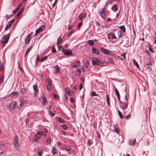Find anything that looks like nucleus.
Returning <instances> with one entry per match:
<instances>
[{
    "label": "nucleus",
    "mask_w": 156,
    "mask_h": 156,
    "mask_svg": "<svg viewBox=\"0 0 156 156\" xmlns=\"http://www.w3.org/2000/svg\"><path fill=\"white\" fill-rule=\"evenodd\" d=\"M92 63L93 65L102 66L103 64V63L99 61L98 58L95 57L93 58L92 59Z\"/></svg>",
    "instance_id": "1"
},
{
    "label": "nucleus",
    "mask_w": 156,
    "mask_h": 156,
    "mask_svg": "<svg viewBox=\"0 0 156 156\" xmlns=\"http://www.w3.org/2000/svg\"><path fill=\"white\" fill-rule=\"evenodd\" d=\"M10 33L4 35L1 40V43H7L9 41V38Z\"/></svg>",
    "instance_id": "2"
},
{
    "label": "nucleus",
    "mask_w": 156,
    "mask_h": 156,
    "mask_svg": "<svg viewBox=\"0 0 156 156\" xmlns=\"http://www.w3.org/2000/svg\"><path fill=\"white\" fill-rule=\"evenodd\" d=\"M108 38L110 41H111L113 39H115L116 37L115 35V33L110 32L108 34Z\"/></svg>",
    "instance_id": "3"
},
{
    "label": "nucleus",
    "mask_w": 156,
    "mask_h": 156,
    "mask_svg": "<svg viewBox=\"0 0 156 156\" xmlns=\"http://www.w3.org/2000/svg\"><path fill=\"white\" fill-rule=\"evenodd\" d=\"M33 88L34 91V95L35 96H37L39 93L38 86L37 85H33Z\"/></svg>",
    "instance_id": "4"
},
{
    "label": "nucleus",
    "mask_w": 156,
    "mask_h": 156,
    "mask_svg": "<svg viewBox=\"0 0 156 156\" xmlns=\"http://www.w3.org/2000/svg\"><path fill=\"white\" fill-rule=\"evenodd\" d=\"M13 144L15 147H18L19 146L18 139L17 136H15L14 138Z\"/></svg>",
    "instance_id": "5"
},
{
    "label": "nucleus",
    "mask_w": 156,
    "mask_h": 156,
    "mask_svg": "<svg viewBox=\"0 0 156 156\" xmlns=\"http://www.w3.org/2000/svg\"><path fill=\"white\" fill-rule=\"evenodd\" d=\"M14 19H12L8 23L7 25L5 27V30L7 31L12 25V24L14 21Z\"/></svg>",
    "instance_id": "6"
},
{
    "label": "nucleus",
    "mask_w": 156,
    "mask_h": 156,
    "mask_svg": "<svg viewBox=\"0 0 156 156\" xmlns=\"http://www.w3.org/2000/svg\"><path fill=\"white\" fill-rule=\"evenodd\" d=\"M16 102L15 101L12 102L9 105V108L11 110H13L14 107L16 106Z\"/></svg>",
    "instance_id": "7"
},
{
    "label": "nucleus",
    "mask_w": 156,
    "mask_h": 156,
    "mask_svg": "<svg viewBox=\"0 0 156 156\" xmlns=\"http://www.w3.org/2000/svg\"><path fill=\"white\" fill-rule=\"evenodd\" d=\"M44 27H45L43 26L40 27L38 29L36 30V33L34 35V36H35L36 34H38L42 31L44 29Z\"/></svg>",
    "instance_id": "8"
},
{
    "label": "nucleus",
    "mask_w": 156,
    "mask_h": 156,
    "mask_svg": "<svg viewBox=\"0 0 156 156\" xmlns=\"http://www.w3.org/2000/svg\"><path fill=\"white\" fill-rule=\"evenodd\" d=\"M111 9L114 12H116L118 10V6L117 4H114L112 7Z\"/></svg>",
    "instance_id": "9"
},
{
    "label": "nucleus",
    "mask_w": 156,
    "mask_h": 156,
    "mask_svg": "<svg viewBox=\"0 0 156 156\" xmlns=\"http://www.w3.org/2000/svg\"><path fill=\"white\" fill-rule=\"evenodd\" d=\"M120 105L123 109H125L128 107V104L126 102L123 103L121 102L120 104Z\"/></svg>",
    "instance_id": "10"
},
{
    "label": "nucleus",
    "mask_w": 156,
    "mask_h": 156,
    "mask_svg": "<svg viewBox=\"0 0 156 156\" xmlns=\"http://www.w3.org/2000/svg\"><path fill=\"white\" fill-rule=\"evenodd\" d=\"M41 102L44 105H46L48 103L47 99L44 97H42L41 98Z\"/></svg>",
    "instance_id": "11"
},
{
    "label": "nucleus",
    "mask_w": 156,
    "mask_h": 156,
    "mask_svg": "<svg viewBox=\"0 0 156 156\" xmlns=\"http://www.w3.org/2000/svg\"><path fill=\"white\" fill-rule=\"evenodd\" d=\"M64 54L65 55H72L73 54L72 52L70 50H65L63 51Z\"/></svg>",
    "instance_id": "12"
},
{
    "label": "nucleus",
    "mask_w": 156,
    "mask_h": 156,
    "mask_svg": "<svg viewBox=\"0 0 156 156\" xmlns=\"http://www.w3.org/2000/svg\"><path fill=\"white\" fill-rule=\"evenodd\" d=\"M100 49L102 51L103 53L105 54H108L109 53V51L106 49L103 48H100Z\"/></svg>",
    "instance_id": "13"
},
{
    "label": "nucleus",
    "mask_w": 156,
    "mask_h": 156,
    "mask_svg": "<svg viewBox=\"0 0 156 156\" xmlns=\"http://www.w3.org/2000/svg\"><path fill=\"white\" fill-rule=\"evenodd\" d=\"M20 106H21L23 104L26 103L27 102V100L24 99H21V98H20Z\"/></svg>",
    "instance_id": "14"
},
{
    "label": "nucleus",
    "mask_w": 156,
    "mask_h": 156,
    "mask_svg": "<svg viewBox=\"0 0 156 156\" xmlns=\"http://www.w3.org/2000/svg\"><path fill=\"white\" fill-rule=\"evenodd\" d=\"M92 51L93 53L98 54L99 53V51L98 50L95 48L94 46L92 48Z\"/></svg>",
    "instance_id": "15"
},
{
    "label": "nucleus",
    "mask_w": 156,
    "mask_h": 156,
    "mask_svg": "<svg viewBox=\"0 0 156 156\" xmlns=\"http://www.w3.org/2000/svg\"><path fill=\"white\" fill-rule=\"evenodd\" d=\"M55 70L54 72L55 73H60V69L59 68L58 66H55L54 67Z\"/></svg>",
    "instance_id": "16"
},
{
    "label": "nucleus",
    "mask_w": 156,
    "mask_h": 156,
    "mask_svg": "<svg viewBox=\"0 0 156 156\" xmlns=\"http://www.w3.org/2000/svg\"><path fill=\"white\" fill-rule=\"evenodd\" d=\"M80 62L79 61H76L75 62V64L74 65L72 66V68H76L79 67L80 65Z\"/></svg>",
    "instance_id": "17"
},
{
    "label": "nucleus",
    "mask_w": 156,
    "mask_h": 156,
    "mask_svg": "<svg viewBox=\"0 0 156 156\" xmlns=\"http://www.w3.org/2000/svg\"><path fill=\"white\" fill-rule=\"evenodd\" d=\"M114 128L115 131L116 132V133L117 134H119V129L118 127L116 125H114Z\"/></svg>",
    "instance_id": "18"
},
{
    "label": "nucleus",
    "mask_w": 156,
    "mask_h": 156,
    "mask_svg": "<svg viewBox=\"0 0 156 156\" xmlns=\"http://www.w3.org/2000/svg\"><path fill=\"white\" fill-rule=\"evenodd\" d=\"M18 94L16 92L14 91L9 96L15 98V96H16Z\"/></svg>",
    "instance_id": "19"
},
{
    "label": "nucleus",
    "mask_w": 156,
    "mask_h": 156,
    "mask_svg": "<svg viewBox=\"0 0 156 156\" xmlns=\"http://www.w3.org/2000/svg\"><path fill=\"white\" fill-rule=\"evenodd\" d=\"M135 139L134 140H131L129 141V145H133L135 144Z\"/></svg>",
    "instance_id": "20"
},
{
    "label": "nucleus",
    "mask_w": 156,
    "mask_h": 156,
    "mask_svg": "<svg viewBox=\"0 0 156 156\" xmlns=\"http://www.w3.org/2000/svg\"><path fill=\"white\" fill-rule=\"evenodd\" d=\"M116 34H118L119 37H121L122 33L121 30H116Z\"/></svg>",
    "instance_id": "21"
},
{
    "label": "nucleus",
    "mask_w": 156,
    "mask_h": 156,
    "mask_svg": "<svg viewBox=\"0 0 156 156\" xmlns=\"http://www.w3.org/2000/svg\"><path fill=\"white\" fill-rule=\"evenodd\" d=\"M133 64L136 66V67L137 68L139 69V66L138 65V64L135 59H133Z\"/></svg>",
    "instance_id": "22"
},
{
    "label": "nucleus",
    "mask_w": 156,
    "mask_h": 156,
    "mask_svg": "<svg viewBox=\"0 0 156 156\" xmlns=\"http://www.w3.org/2000/svg\"><path fill=\"white\" fill-rule=\"evenodd\" d=\"M106 101H107V104H108V105H109L110 104V99H109V97L108 94H107L106 95Z\"/></svg>",
    "instance_id": "23"
},
{
    "label": "nucleus",
    "mask_w": 156,
    "mask_h": 156,
    "mask_svg": "<svg viewBox=\"0 0 156 156\" xmlns=\"http://www.w3.org/2000/svg\"><path fill=\"white\" fill-rule=\"evenodd\" d=\"M31 39V38L30 37H29L28 36L27 37L26 39L25 43L26 44H28L29 42L30 41V40Z\"/></svg>",
    "instance_id": "24"
},
{
    "label": "nucleus",
    "mask_w": 156,
    "mask_h": 156,
    "mask_svg": "<svg viewBox=\"0 0 156 156\" xmlns=\"http://www.w3.org/2000/svg\"><path fill=\"white\" fill-rule=\"evenodd\" d=\"M57 152V150L56 148L55 147H52V153L54 154Z\"/></svg>",
    "instance_id": "25"
},
{
    "label": "nucleus",
    "mask_w": 156,
    "mask_h": 156,
    "mask_svg": "<svg viewBox=\"0 0 156 156\" xmlns=\"http://www.w3.org/2000/svg\"><path fill=\"white\" fill-rule=\"evenodd\" d=\"M22 5V4H21L17 7L16 9L14 10L13 12L14 13L16 14L17 12L19 9V7Z\"/></svg>",
    "instance_id": "26"
},
{
    "label": "nucleus",
    "mask_w": 156,
    "mask_h": 156,
    "mask_svg": "<svg viewBox=\"0 0 156 156\" xmlns=\"http://www.w3.org/2000/svg\"><path fill=\"white\" fill-rule=\"evenodd\" d=\"M27 88H23V89H22L21 92L23 94H25L27 92Z\"/></svg>",
    "instance_id": "27"
},
{
    "label": "nucleus",
    "mask_w": 156,
    "mask_h": 156,
    "mask_svg": "<svg viewBox=\"0 0 156 156\" xmlns=\"http://www.w3.org/2000/svg\"><path fill=\"white\" fill-rule=\"evenodd\" d=\"M47 82L48 84L47 85L49 86H51V80L50 79H48L47 80Z\"/></svg>",
    "instance_id": "28"
},
{
    "label": "nucleus",
    "mask_w": 156,
    "mask_h": 156,
    "mask_svg": "<svg viewBox=\"0 0 156 156\" xmlns=\"http://www.w3.org/2000/svg\"><path fill=\"white\" fill-rule=\"evenodd\" d=\"M61 41V40L60 39V37H59L58 39L57 42L56 43V45L58 47L59 44L60 43Z\"/></svg>",
    "instance_id": "29"
},
{
    "label": "nucleus",
    "mask_w": 156,
    "mask_h": 156,
    "mask_svg": "<svg viewBox=\"0 0 156 156\" xmlns=\"http://www.w3.org/2000/svg\"><path fill=\"white\" fill-rule=\"evenodd\" d=\"M85 14H84V13H83L82 14H81L80 16H79V19L80 20H81L82 19H83V17L85 16Z\"/></svg>",
    "instance_id": "30"
},
{
    "label": "nucleus",
    "mask_w": 156,
    "mask_h": 156,
    "mask_svg": "<svg viewBox=\"0 0 156 156\" xmlns=\"http://www.w3.org/2000/svg\"><path fill=\"white\" fill-rule=\"evenodd\" d=\"M65 150L67 151H69L71 150V148L68 146H66L65 147Z\"/></svg>",
    "instance_id": "31"
},
{
    "label": "nucleus",
    "mask_w": 156,
    "mask_h": 156,
    "mask_svg": "<svg viewBox=\"0 0 156 156\" xmlns=\"http://www.w3.org/2000/svg\"><path fill=\"white\" fill-rule=\"evenodd\" d=\"M118 114L119 115V116L121 119H123V116L122 113L119 111H118Z\"/></svg>",
    "instance_id": "32"
},
{
    "label": "nucleus",
    "mask_w": 156,
    "mask_h": 156,
    "mask_svg": "<svg viewBox=\"0 0 156 156\" xmlns=\"http://www.w3.org/2000/svg\"><path fill=\"white\" fill-rule=\"evenodd\" d=\"M65 92L68 94H69L70 91V89L68 88H65Z\"/></svg>",
    "instance_id": "33"
},
{
    "label": "nucleus",
    "mask_w": 156,
    "mask_h": 156,
    "mask_svg": "<svg viewBox=\"0 0 156 156\" xmlns=\"http://www.w3.org/2000/svg\"><path fill=\"white\" fill-rule=\"evenodd\" d=\"M47 58V56H45L42 58L41 59V62H43L45 61Z\"/></svg>",
    "instance_id": "34"
},
{
    "label": "nucleus",
    "mask_w": 156,
    "mask_h": 156,
    "mask_svg": "<svg viewBox=\"0 0 156 156\" xmlns=\"http://www.w3.org/2000/svg\"><path fill=\"white\" fill-rule=\"evenodd\" d=\"M37 153L38 155L39 156H41V154L43 153V151L42 150H38Z\"/></svg>",
    "instance_id": "35"
},
{
    "label": "nucleus",
    "mask_w": 156,
    "mask_h": 156,
    "mask_svg": "<svg viewBox=\"0 0 156 156\" xmlns=\"http://www.w3.org/2000/svg\"><path fill=\"white\" fill-rule=\"evenodd\" d=\"M115 93L116 94L117 96H119V95H120L118 89L115 88Z\"/></svg>",
    "instance_id": "36"
},
{
    "label": "nucleus",
    "mask_w": 156,
    "mask_h": 156,
    "mask_svg": "<svg viewBox=\"0 0 156 156\" xmlns=\"http://www.w3.org/2000/svg\"><path fill=\"white\" fill-rule=\"evenodd\" d=\"M3 78L4 76H1L0 77V83H2L3 82Z\"/></svg>",
    "instance_id": "37"
},
{
    "label": "nucleus",
    "mask_w": 156,
    "mask_h": 156,
    "mask_svg": "<svg viewBox=\"0 0 156 156\" xmlns=\"http://www.w3.org/2000/svg\"><path fill=\"white\" fill-rule=\"evenodd\" d=\"M152 63V60H151V59H150L149 60V63L147 65V67H150V66H151Z\"/></svg>",
    "instance_id": "38"
},
{
    "label": "nucleus",
    "mask_w": 156,
    "mask_h": 156,
    "mask_svg": "<svg viewBox=\"0 0 156 156\" xmlns=\"http://www.w3.org/2000/svg\"><path fill=\"white\" fill-rule=\"evenodd\" d=\"M91 94L92 96H96V93L94 91H92L91 93Z\"/></svg>",
    "instance_id": "39"
},
{
    "label": "nucleus",
    "mask_w": 156,
    "mask_h": 156,
    "mask_svg": "<svg viewBox=\"0 0 156 156\" xmlns=\"http://www.w3.org/2000/svg\"><path fill=\"white\" fill-rule=\"evenodd\" d=\"M51 51L53 53L56 52V50L54 46L52 47Z\"/></svg>",
    "instance_id": "40"
},
{
    "label": "nucleus",
    "mask_w": 156,
    "mask_h": 156,
    "mask_svg": "<svg viewBox=\"0 0 156 156\" xmlns=\"http://www.w3.org/2000/svg\"><path fill=\"white\" fill-rule=\"evenodd\" d=\"M89 62H87L85 64H84V66L86 68H88L89 66Z\"/></svg>",
    "instance_id": "41"
},
{
    "label": "nucleus",
    "mask_w": 156,
    "mask_h": 156,
    "mask_svg": "<svg viewBox=\"0 0 156 156\" xmlns=\"http://www.w3.org/2000/svg\"><path fill=\"white\" fill-rule=\"evenodd\" d=\"M87 144L89 145L90 146L92 144V142L90 139H88V140L87 142Z\"/></svg>",
    "instance_id": "42"
},
{
    "label": "nucleus",
    "mask_w": 156,
    "mask_h": 156,
    "mask_svg": "<svg viewBox=\"0 0 156 156\" xmlns=\"http://www.w3.org/2000/svg\"><path fill=\"white\" fill-rule=\"evenodd\" d=\"M88 43L90 45H93L94 44L93 41L91 40H88Z\"/></svg>",
    "instance_id": "43"
},
{
    "label": "nucleus",
    "mask_w": 156,
    "mask_h": 156,
    "mask_svg": "<svg viewBox=\"0 0 156 156\" xmlns=\"http://www.w3.org/2000/svg\"><path fill=\"white\" fill-rule=\"evenodd\" d=\"M58 121L60 122H61V123H64V121L63 119H62V118H58Z\"/></svg>",
    "instance_id": "44"
},
{
    "label": "nucleus",
    "mask_w": 156,
    "mask_h": 156,
    "mask_svg": "<svg viewBox=\"0 0 156 156\" xmlns=\"http://www.w3.org/2000/svg\"><path fill=\"white\" fill-rule=\"evenodd\" d=\"M51 142V138H48L46 140V142L48 144H50Z\"/></svg>",
    "instance_id": "45"
},
{
    "label": "nucleus",
    "mask_w": 156,
    "mask_h": 156,
    "mask_svg": "<svg viewBox=\"0 0 156 156\" xmlns=\"http://www.w3.org/2000/svg\"><path fill=\"white\" fill-rule=\"evenodd\" d=\"M126 53L125 52H123L121 55V56L123 57V58L126 59Z\"/></svg>",
    "instance_id": "46"
},
{
    "label": "nucleus",
    "mask_w": 156,
    "mask_h": 156,
    "mask_svg": "<svg viewBox=\"0 0 156 156\" xmlns=\"http://www.w3.org/2000/svg\"><path fill=\"white\" fill-rule=\"evenodd\" d=\"M32 47V46H30L29 48H28L27 50L26 51V53L25 54V57L26 56V55L27 54V53L28 52V51H29V50H30V49H31V48Z\"/></svg>",
    "instance_id": "47"
},
{
    "label": "nucleus",
    "mask_w": 156,
    "mask_h": 156,
    "mask_svg": "<svg viewBox=\"0 0 156 156\" xmlns=\"http://www.w3.org/2000/svg\"><path fill=\"white\" fill-rule=\"evenodd\" d=\"M123 32H126V28L124 26H123V27L121 29Z\"/></svg>",
    "instance_id": "48"
},
{
    "label": "nucleus",
    "mask_w": 156,
    "mask_h": 156,
    "mask_svg": "<svg viewBox=\"0 0 156 156\" xmlns=\"http://www.w3.org/2000/svg\"><path fill=\"white\" fill-rule=\"evenodd\" d=\"M100 15L103 18H105L106 17V16L105 13H104V14H102Z\"/></svg>",
    "instance_id": "49"
},
{
    "label": "nucleus",
    "mask_w": 156,
    "mask_h": 156,
    "mask_svg": "<svg viewBox=\"0 0 156 156\" xmlns=\"http://www.w3.org/2000/svg\"><path fill=\"white\" fill-rule=\"evenodd\" d=\"M21 14V13H20V12H19L18 13L16 16V18H18V17L20 16Z\"/></svg>",
    "instance_id": "50"
},
{
    "label": "nucleus",
    "mask_w": 156,
    "mask_h": 156,
    "mask_svg": "<svg viewBox=\"0 0 156 156\" xmlns=\"http://www.w3.org/2000/svg\"><path fill=\"white\" fill-rule=\"evenodd\" d=\"M51 86H49V85L47 86V89L48 90V91H50L51 90Z\"/></svg>",
    "instance_id": "51"
},
{
    "label": "nucleus",
    "mask_w": 156,
    "mask_h": 156,
    "mask_svg": "<svg viewBox=\"0 0 156 156\" xmlns=\"http://www.w3.org/2000/svg\"><path fill=\"white\" fill-rule=\"evenodd\" d=\"M39 136L43 135L44 133H43L42 131H39L37 132Z\"/></svg>",
    "instance_id": "52"
},
{
    "label": "nucleus",
    "mask_w": 156,
    "mask_h": 156,
    "mask_svg": "<svg viewBox=\"0 0 156 156\" xmlns=\"http://www.w3.org/2000/svg\"><path fill=\"white\" fill-rule=\"evenodd\" d=\"M77 74L79 76L80 75L81 73V71L80 69H77Z\"/></svg>",
    "instance_id": "53"
},
{
    "label": "nucleus",
    "mask_w": 156,
    "mask_h": 156,
    "mask_svg": "<svg viewBox=\"0 0 156 156\" xmlns=\"http://www.w3.org/2000/svg\"><path fill=\"white\" fill-rule=\"evenodd\" d=\"M35 137L37 139H39L40 138V136L37 133L35 135Z\"/></svg>",
    "instance_id": "54"
},
{
    "label": "nucleus",
    "mask_w": 156,
    "mask_h": 156,
    "mask_svg": "<svg viewBox=\"0 0 156 156\" xmlns=\"http://www.w3.org/2000/svg\"><path fill=\"white\" fill-rule=\"evenodd\" d=\"M58 49L59 50H63L64 49V48H63L62 46H58Z\"/></svg>",
    "instance_id": "55"
},
{
    "label": "nucleus",
    "mask_w": 156,
    "mask_h": 156,
    "mask_svg": "<svg viewBox=\"0 0 156 156\" xmlns=\"http://www.w3.org/2000/svg\"><path fill=\"white\" fill-rule=\"evenodd\" d=\"M118 59L120 60H124V59L125 58H123L121 56H119L118 57Z\"/></svg>",
    "instance_id": "56"
},
{
    "label": "nucleus",
    "mask_w": 156,
    "mask_h": 156,
    "mask_svg": "<svg viewBox=\"0 0 156 156\" xmlns=\"http://www.w3.org/2000/svg\"><path fill=\"white\" fill-rule=\"evenodd\" d=\"M105 13L103 10V9L101 10V11L99 12V14L100 15H101V14H104V13Z\"/></svg>",
    "instance_id": "57"
},
{
    "label": "nucleus",
    "mask_w": 156,
    "mask_h": 156,
    "mask_svg": "<svg viewBox=\"0 0 156 156\" xmlns=\"http://www.w3.org/2000/svg\"><path fill=\"white\" fill-rule=\"evenodd\" d=\"M62 127L64 129H66L67 128V127L65 125H63L62 126Z\"/></svg>",
    "instance_id": "58"
},
{
    "label": "nucleus",
    "mask_w": 156,
    "mask_h": 156,
    "mask_svg": "<svg viewBox=\"0 0 156 156\" xmlns=\"http://www.w3.org/2000/svg\"><path fill=\"white\" fill-rule=\"evenodd\" d=\"M70 101L71 102L73 103L74 101V99L73 98H71L70 99Z\"/></svg>",
    "instance_id": "59"
},
{
    "label": "nucleus",
    "mask_w": 156,
    "mask_h": 156,
    "mask_svg": "<svg viewBox=\"0 0 156 156\" xmlns=\"http://www.w3.org/2000/svg\"><path fill=\"white\" fill-rule=\"evenodd\" d=\"M109 61L110 62H111L112 63H113V59L112 58H109Z\"/></svg>",
    "instance_id": "60"
},
{
    "label": "nucleus",
    "mask_w": 156,
    "mask_h": 156,
    "mask_svg": "<svg viewBox=\"0 0 156 156\" xmlns=\"http://www.w3.org/2000/svg\"><path fill=\"white\" fill-rule=\"evenodd\" d=\"M33 32H31V33L28 36L30 37H31V36H34L33 35Z\"/></svg>",
    "instance_id": "61"
},
{
    "label": "nucleus",
    "mask_w": 156,
    "mask_h": 156,
    "mask_svg": "<svg viewBox=\"0 0 156 156\" xmlns=\"http://www.w3.org/2000/svg\"><path fill=\"white\" fill-rule=\"evenodd\" d=\"M83 87V86L82 84V83H80V84L79 89L80 90H81L82 88Z\"/></svg>",
    "instance_id": "62"
},
{
    "label": "nucleus",
    "mask_w": 156,
    "mask_h": 156,
    "mask_svg": "<svg viewBox=\"0 0 156 156\" xmlns=\"http://www.w3.org/2000/svg\"><path fill=\"white\" fill-rule=\"evenodd\" d=\"M49 112L50 114V115L51 116H53L55 115V114L51 112V111H49Z\"/></svg>",
    "instance_id": "63"
},
{
    "label": "nucleus",
    "mask_w": 156,
    "mask_h": 156,
    "mask_svg": "<svg viewBox=\"0 0 156 156\" xmlns=\"http://www.w3.org/2000/svg\"><path fill=\"white\" fill-rule=\"evenodd\" d=\"M130 115H128L126 116V119H129L130 118Z\"/></svg>",
    "instance_id": "64"
}]
</instances>
